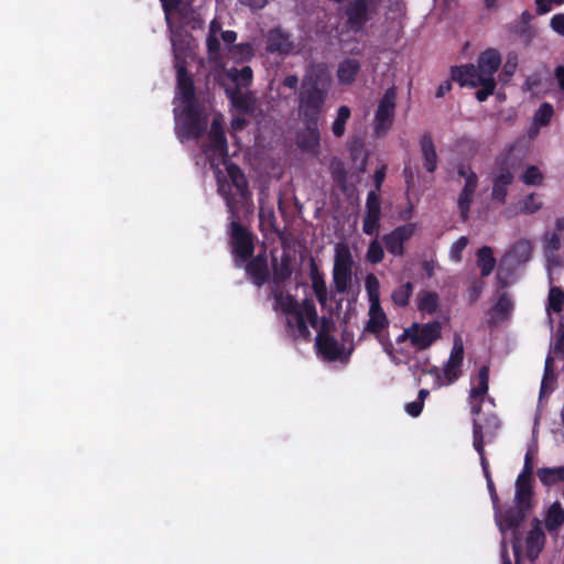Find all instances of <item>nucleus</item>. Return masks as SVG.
Instances as JSON below:
<instances>
[{"label": "nucleus", "mask_w": 564, "mask_h": 564, "mask_svg": "<svg viewBox=\"0 0 564 564\" xmlns=\"http://www.w3.org/2000/svg\"><path fill=\"white\" fill-rule=\"evenodd\" d=\"M332 85V77L324 63L308 65L297 94V111L301 121L319 122Z\"/></svg>", "instance_id": "obj_1"}, {"label": "nucleus", "mask_w": 564, "mask_h": 564, "mask_svg": "<svg viewBox=\"0 0 564 564\" xmlns=\"http://www.w3.org/2000/svg\"><path fill=\"white\" fill-rule=\"evenodd\" d=\"M531 510L532 509H529L524 506H520L517 503L516 506L508 507L505 510H502L500 506L494 510L495 522L502 535V539L500 541L501 564H512L506 539V533L508 531H511V545L514 555V562L516 564H521L522 536L519 531V528L525 521Z\"/></svg>", "instance_id": "obj_2"}, {"label": "nucleus", "mask_w": 564, "mask_h": 564, "mask_svg": "<svg viewBox=\"0 0 564 564\" xmlns=\"http://www.w3.org/2000/svg\"><path fill=\"white\" fill-rule=\"evenodd\" d=\"M226 171L232 186L237 189L240 197L238 200L231 192V187L226 182L218 181V194L224 198L229 217L239 215V205L249 209L252 207V193L249 189V183L242 170L236 163L226 164Z\"/></svg>", "instance_id": "obj_3"}, {"label": "nucleus", "mask_w": 564, "mask_h": 564, "mask_svg": "<svg viewBox=\"0 0 564 564\" xmlns=\"http://www.w3.org/2000/svg\"><path fill=\"white\" fill-rule=\"evenodd\" d=\"M207 127V116L197 102L185 105L182 112L175 116V134L181 142L200 139Z\"/></svg>", "instance_id": "obj_4"}, {"label": "nucleus", "mask_w": 564, "mask_h": 564, "mask_svg": "<svg viewBox=\"0 0 564 564\" xmlns=\"http://www.w3.org/2000/svg\"><path fill=\"white\" fill-rule=\"evenodd\" d=\"M228 235L235 265L240 268L254 253V235L240 223V215L229 217Z\"/></svg>", "instance_id": "obj_5"}, {"label": "nucleus", "mask_w": 564, "mask_h": 564, "mask_svg": "<svg viewBox=\"0 0 564 564\" xmlns=\"http://www.w3.org/2000/svg\"><path fill=\"white\" fill-rule=\"evenodd\" d=\"M441 334L442 325L438 321L425 324L414 322L403 330L402 335L398 338V341L409 339L414 348L424 350L441 338Z\"/></svg>", "instance_id": "obj_6"}, {"label": "nucleus", "mask_w": 564, "mask_h": 564, "mask_svg": "<svg viewBox=\"0 0 564 564\" xmlns=\"http://www.w3.org/2000/svg\"><path fill=\"white\" fill-rule=\"evenodd\" d=\"M223 123L224 119L221 115H217L213 118L207 134L208 144L203 151L210 160H221L224 164H227L226 160L229 155V149Z\"/></svg>", "instance_id": "obj_7"}, {"label": "nucleus", "mask_w": 564, "mask_h": 564, "mask_svg": "<svg viewBox=\"0 0 564 564\" xmlns=\"http://www.w3.org/2000/svg\"><path fill=\"white\" fill-rule=\"evenodd\" d=\"M395 88H388L379 100L373 119V132L377 137L388 133L394 121L395 113Z\"/></svg>", "instance_id": "obj_8"}, {"label": "nucleus", "mask_w": 564, "mask_h": 564, "mask_svg": "<svg viewBox=\"0 0 564 564\" xmlns=\"http://www.w3.org/2000/svg\"><path fill=\"white\" fill-rule=\"evenodd\" d=\"M352 263L349 249L346 246L337 247L333 269V281L338 293H345L347 291L351 278Z\"/></svg>", "instance_id": "obj_9"}, {"label": "nucleus", "mask_w": 564, "mask_h": 564, "mask_svg": "<svg viewBox=\"0 0 564 564\" xmlns=\"http://www.w3.org/2000/svg\"><path fill=\"white\" fill-rule=\"evenodd\" d=\"M416 228L415 223H408L383 235L382 241L388 252L394 257H403L405 253L404 243L414 236Z\"/></svg>", "instance_id": "obj_10"}, {"label": "nucleus", "mask_w": 564, "mask_h": 564, "mask_svg": "<svg viewBox=\"0 0 564 564\" xmlns=\"http://www.w3.org/2000/svg\"><path fill=\"white\" fill-rule=\"evenodd\" d=\"M546 544V534L544 532L543 522L533 518L531 520V529L527 532L524 539V549L527 558L534 563L543 552Z\"/></svg>", "instance_id": "obj_11"}, {"label": "nucleus", "mask_w": 564, "mask_h": 564, "mask_svg": "<svg viewBox=\"0 0 564 564\" xmlns=\"http://www.w3.org/2000/svg\"><path fill=\"white\" fill-rule=\"evenodd\" d=\"M315 346L326 360L335 361L340 357L341 347L338 340L329 335V321L327 317H323L321 321V329L317 333Z\"/></svg>", "instance_id": "obj_12"}, {"label": "nucleus", "mask_w": 564, "mask_h": 564, "mask_svg": "<svg viewBox=\"0 0 564 564\" xmlns=\"http://www.w3.org/2000/svg\"><path fill=\"white\" fill-rule=\"evenodd\" d=\"M381 219V200L376 191H370L366 199L362 231L367 236L378 235Z\"/></svg>", "instance_id": "obj_13"}, {"label": "nucleus", "mask_w": 564, "mask_h": 564, "mask_svg": "<svg viewBox=\"0 0 564 564\" xmlns=\"http://www.w3.org/2000/svg\"><path fill=\"white\" fill-rule=\"evenodd\" d=\"M464 360V341L460 335L456 334L453 340V347L449 358L443 368V375L448 384L455 382L462 375V365Z\"/></svg>", "instance_id": "obj_14"}, {"label": "nucleus", "mask_w": 564, "mask_h": 564, "mask_svg": "<svg viewBox=\"0 0 564 564\" xmlns=\"http://www.w3.org/2000/svg\"><path fill=\"white\" fill-rule=\"evenodd\" d=\"M243 265L247 276L256 286L261 288L269 281L270 271L265 252L252 256Z\"/></svg>", "instance_id": "obj_15"}, {"label": "nucleus", "mask_w": 564, "mask_h": 564, "mask_svg": "<svg viewBox=\"0 0 564 564\" xmlns=\"http://www.w3.org/2000/svg\"><path fill=\"white\" fill-rule=\"evenodd\" d=\"M176 88L182 102L185 105L197 102L195 85L192 75L188 73L185 62H176Z\"/></svg>", "instance_id": "obj_16"}, {"label": "nucleus", "mask_w": 564, "mask_h": 564, "mask_svg": "<svg viewBox=\"0 0 564 564\" xmlns=\"http://www.w3.org/2000/svg\"><path fill=\"white\" fill-rule=\"evenodd\" d=\"M451 78L462 87L469 86L473 88L478 87L486 79L485 75L474 64L452 66Z\"/></svg>", "instance_id": "obj_17"}, {"label": "nucleus", "mask_w": 564, "mask_h": 564, "mask_svg": "<svg viewBox=\"0 0 564 564\" xmlns=\"http://www.w3.org/2000/svg\"><path fill=\"white\" fill-rule=\"evenodd\" d=\"M304 130L297 133V147L307 152L316 153L319 149V128L318 122L302 121Z\"/></svg>", "instance_id": "obj_18"}, {"label": "nucleus", "mask_w": 564, "mask_h": 564, "mask_svg": "<svg viewBox=\"0 0 564 564\" xmlns=\"http://www.w3.org/2000/svg\"><path fill=\"white\" fill-rule=\"evenodd\" d=\"M293 257L284 251L280 259L272 258V283L276 286L284 284L293 274Z\"/></svg>", "instance_id": "obj_19"}, {"label": "nucleus", "mask_w": 564, "mask_h": 564, "mask_svg": "<svg viewBox=\"0 0 564 564\" xmlns=\"http://www.w3.org/2000/svg\"><path fill=\"white\" fill-rule=\"evenodd\" d=\"M265 44L270 53L289 54L293 48L289 34L279 28L269 31Z\"/></svg>", "instance_id": "obj_20"}, {"label": "nucleus", "mask_w": 564, "mask_h": 564, "mask_svg": "<svg viewBox=\"0 0 564 564\" xmlns=\"http://www.w3.org/2000/svg\"><path fill=\"white\" fill-rule=\"evenodd\" d=\"M420 148L424 170L429 173H434L437 169L438 156L432 135L429 132H425L421 135Z\"/></svg>", "instance_id": "obj_21"}, {"label": "nucleus", "mask_w": 564, "mask_h": 564, "mask_svg": "<svg viewBox=\"0 0 564 564\" xmlns=\"http://www.w3.org/2000/svg\"><path fill=\"white\" fill-rule=\"evenodd\" d=\"M501 65V55L496 48H487L481 52L477 59V67L485 77H494V74Z\"/></svg>", "instance_id": "obj_22"}, {"label": "nucleus", "mask_w": 564, "mask_h": 564, "mask_svg": "<svg viewBox=\"0 0 564 564\" xmlns=\"http://www.w3.org/2000/svg\"><path fill=\"white\" fill-rule=\"evenodd\" d=\"M310 278L312 281V289L321 305L327 302V286L324 279V273L318 269L315 258L311 257L310 262Z\"/></svg>", "instance_id": "obj_23"}, {"label": "nucleus", "mask_w": 564, "mask_h": 564, "mask_svg": "<svg viewBox=\"0 0 564 564\" xmlns=\"http://www.w3.org/2000/svg\"><path fill=\"white\" fill-rule=\"evenodd\" d=\"M513 174L509 170L502 171L499 175L494 178L491 199L503 205L507 200L508 188L513 182Z\"/></svg>", "instance_id": "obj_24"}, {"label": "nucleus", "mask_w": 564, "mask_h": 564, "mask_svg": "<svg viewBox=\"0 0 564 564\" xmlns=\"http://www.w3.org/2000/svg\"><path fill=\"white\" fill-rule=\"evenodd\" d=\"M388 325L389 322L387 315L383 312L380 303H371L369 307V319L367 322L365 330H367L370 334L378 335L386 327H388Z\"/></svg>", "instance_id": "obj_25"}, {"label": "nucleus", "mask_w": 564, "mask_h": 564, "mask_svg": "<svg viewBox=\"0 0 564 564\" xmlns=\"http://www.w3.org/2000/svg\"><path fill=\"white\" fill-rule=\"evenodd\" d=\"M532 478L519 477L516 480L514 502L529 509L533 508Z\"/></svg>", "instance_id": "obj_26"}, {"label": "nucleus", "mask_w": 564, "mask_h": 564, "mask_svg": "<svg viewBox=\"0 0 564 564\" xmlns=\"http://www.w3.org/2000/svg\"><path fill=\"white\" fill-rule=\"evenodd\" d=\"M361 65L357 59L346 58L339 63L337 78L340 84L350 85L355 82Z\"/></svg>", "instance_id": "obj_27"}, {"label": "nucleus", "mask_w": 564, "mask_h": 564, "mask_svg": "<svg viewBox=\"0 0 564 564\" xmlns=\"http://www.w3.org/2000/svg\"><path fill=\"white\" fill-rule=\"evenodd\" d=\"M564 524V509L560 501H554L547 509L544 527L549 532L557 531Z\"/></svg>", "instance_id": "obj_28"}, {"label": "nucleus", "mask_w": 564, "mask_h": 564, "mask_svg": "<svg viewBox=\"0 0 564 564\" xmlns=\"http://www.w3.org/2000/svg\"><path fill=\"white\" fill-rule=\"evenodd\" d=\"M274 306L281 310L286 315H296L299 311V303L296 299L290 294H284L282 291L273 290Z\"/></svg>", "instance_id": "obj_29"}, {"label": "nucleus", "mask_w": 564, "mask_h": 564, "mask_svg": "<svg viewBox=\"0 0 564 564\" xmlns=\"http://www.w3.org/2000/svg\"><path fill=\"white\" fill-rule=\"evenodd\" d=\"M473 446H474V449L479 455L481 468L482 469L489 468V463H488V459L486 457V452H485V435L482 432V426L478 422L477 419H475L473 422Z\"/></svg>", "instance_id": "obj_30"}, {"label": "nucleus", "mask_w": 564, "mask_h": 564, "mask_svg": "<svg viewBox=\"0 0 564 564\" xmlns=\"http://www.w3.org/2000/svg\"><path fill=\"white\" fill-rule=\"evenodd\" d=\"M440 306V296L433 291H421L417 295V310L422 314L433 315Z\"/></svg>", "instance_id": "obj_31"}, {"label": "nucleus", "mask_w": 564, "mask_h": 564, "mask_svg": "<svg viewBox=\"0 0 564 564\" xmlns=\"http://www.w3.org/2000/svg\"><path fill=\"white\" fill-rule=\"evenodd\" d=\"M477 386L473 387L469 392V399H484V397L488 393L489 390V366L484 365L479 368L477 375Z\"/></svg>", "instance_id": "obj_32"}, {"label": "nucleus", "mask_w": 564, "mask_h": 564, "mask_svg": "<svg viewBox=\"0 0 564 564\" xmlns=\"http://www.w3.org/2000/svg\"><path fill=\"white\" fill-rule=\"evenodd\" d=\"M477 265L480 268L481 276L486 278L491 274L496 267V259L490 247L484 246L478 249Z\"/></svg>", "instance_id": "obj_33"}, {"label": "nucleus", "mask_w": 564, "mask_h": 564, "mask_svg": "<svg viewBox=\"0 0 564 564\" xmlns=\"http://www.w3.org/2000/svg\"><path fill=\"white\" fill-rule=\"evenodd\" d=\"M454 149L465 158H473L479 152L480 143L475 138L462 135L455 141Z\"/></svg>", "instance_id": "obj_34"}, {"label": "nucleus", "mask_w": 564, "mask_h": 564, "mask_svg": "<svg viewBox=\"0 0 564 564\" xmlns=\"http://www.w3.org/2000/svg\"><path fill=\"white\" fill-rule=\"evenodd\" d=\"M536 475L540 481L547 487L564 482V466L554 468L542 467L538 469Z\"/></svg>", "instance_id": "obj_35"}, {"label": "nucleus", "mask_w": 564, "mask_h": 564, "mask_svg": "<svg viewBox=\"0 0 564 564\" xmlns=\"http://www.w3.org/2000/svg\"><path fill=\"white\" fill-rule=\"evenodd\" d=\"M414 290V284L410 281L401 284L397 289L392 291L391 299L392 302L399 307H405L410 303V299L412 296Z\"/></svg>", "instance_id": "obj_36"}, {"label": "nucleus", "mask_w": 564, "mask_h": 564, "mask_svg": "<svg viewBox=\"0 0 564 564\" xmlns=\"http://www.w3.org/2000/svg\"><path fill=\"white\" fill-rule=\"evenodd\" d=\"M482 426V432L485 435V440L487 438L488 443H491L498 435V432L501 427V421L497 414H488L484 419V423L478 421Z\"/></svg>", "instance_id": "obj_37"}, {"label": "nucleus", "mask_w": 564, "mask_h": 564, "mask_svg": "<svg viewBox=\"0 0 564 564\" xmlns=\"http://www.w3.org/2000/svg\"><path fill=\"white\" fill-rule=\"evenodd\" d=\"M234 106L243 113H251L254 110V99L249 94L239 90L230 94Z\"/></svg>", "instance_id": "obj_38"}, {"label": "nucleus", "mask_w": 564, "mask_h": 564, "mask_svg": "<svg viewBox=\"0 0 564 564\" xmlns=\"http://www.w3.org/2000/svg\"><path fill=\"white\" fill-rule=\"evenodd\" d=\"M475 194L471 192L460 191L457 199V208L459 210V218L463 223L469 219V212L474 202Z\"/></svg>", "instance_id": "obj_39"}, {"label": "nucleus", "mask_w": 564, "mask_h": 564, "mask_svg": "<svg viewBox=\"0 0 564 564\" xmlns=\"http://www.w3.org/2000/svg\"><path fill=\"white\" fill-rule=\"evenodd\" d=\"M350 118V109L348 106H340L337 110V117L332 126V131L335 137L340 138L345 133V127Z\"/></svg>", "instance_id": "obj_40"}, {"label": "nucleus", "mask_w": 564, "mask_h": 564, "mask_svg": "<svg viewBox=\"0 0 564 564\" xmlns=\"http://www.w3.org/2000/svg\"><path fill=\"white\" fill-rule=\"evenodd\" d=\"M299 311L303 312L304 319L308 322L313 328H317L318 315L312 299H305L302 305L299 304Z\"/></svg>", "instance_id": "obj_41"}, {"label": "nucleus", "mask_w": 564, "mask_h": 564, "mask_svg": "<svg viewBox=\"0 0 564 564\" xmlns=\"http://www.w3.org/2000/svg\"><path fill=\"white\" fill-rule=\"evenodd\" d=\"M564 306V291L560 286H552L549 292V310L561 313Z\"/></svg>", "instance_id": "obj_42"}, {"label": "nucleus", "mask_w": 564, "mask_h": 564, "mask_svg": "<svg viewBox=\"0 0 564 564\" xmlns=\"http://www.w3.org/2000/svg\"><path fill=\"white\" fill-rule=\"evenodd\" d=\"M553 115V106L550 102H543L534 113V123L540 127H545L550 123Z\"/></svg>", "instance_id": "obj_43"}, {"label": "nucleus", "mask_w": 564, "mask_h": 564, "mask_svg": "<svg viewBox=\"0 0 564 564\" xmlns=\"http://www.w3.org/2000/svg\"><path fill=\"white\" fill-rule=\"evenodd\" d=\"M543 248L547 256H553L561 248V235L558 232H545L543 237Z\"/></svg>", "instance_id": "obj_44"}, {"label": "nucleus", "mask_w": 564, "mask_h": 564, "mask_svg": "<svg viewBox=\"0 0 564 564\" xmlns=\"http://www.w3.org/2000/svg\"><path fill=\"white\" fill-rule=\"evenodd\" d=\"M365 286H366V291L369 296L370 304L371 303H380V300H379L380 283L375 274L369 273L366 276Z\"/></svg>", "instance_id": "obj_45"}, {"label": "nucleus", "mask_w": 564, "mask_h": 564, "mask_svg": "<svg viewBox=\"0 0 564 564\" xmlns=\"http://www.w3.org/2000/svg\"><path fill=\"white\" fill-rule=\"evenodd\" d=\"M543 174L535 165H530L521 175V181L525 185H540L543 182Z\"/></svg>", "instance_id": "obj_46"}, {"label": "nucleus", "mask_w": 564, "mask_h": 564, "mask_svg": "<svg viewBox=\"0 0 564 564\" xmlns=\"http://www.w3.org/2000/svg\"><path fill=\"white\" fill-rule=\"evenodd\" d=\"M366 258L372 264L380 263L383 260L384 250L377 239L369 243Z\"/></svg>", "instance_id": "obj_47"}, {"label": "nucleus", "mask_w": 564, "mask_h": 564, "mask_svg": "<svg viewBox=\"0 0 564 564\" xmlns=\"http://www.w3.org/2000/svg\"><path fill=\"white\" fill-rule=\"evenodd\" d=\"M542 207L541 202L535 200V194H529L519 202V212L521 214L531 215L536 213Z\"/></svg>", "instance_id": "obj_48"}, {"label": "nucleus", "mask_w": 564, "mask_h": 564, "mask_svg": "<svg viewBox=\"0 0 564 564\" xmlns=\"http://www.w3.org/2000/svg\"><path fill=\"white\" fill-rule=\"evenodd\" d=\"M480 89L476 91V98L478 101L482 102L488 99L490 95L494 94L496 88V80L494 77H486L482 83L479 84Z\"/></svg>", "instance_id": "obj_49"}, {"label": "nucleus", "mask_w": 564, "mask_h": 564, "mask_svg": "<svg viewBox=\"0 0 564 564\" xmlns=\"http://www.w3.org/2000/svg\"><path fill=\"white\" fill-rule=\"evenodd\" d=\"M232 79L240 86L247 87L252 82V69L250 66H243L241 69H235Z\"/></svg>", "instance_id": "obj_50"}, {"label": "nucleus", "mask_w": 564, "mask_h": 564, "mask_svg": "<svg viewBox=\"0 0 564 564\" xmlns=\"http://www.w3.org/2000/svg\"><path fill=\"white\" fill-rule=\"evenodd\" d=\"M468 245V238L463 236L458 238L451 247L449 256L455 262H460L463 258V251Z\"/></svg>", "instance_id": "obj_51"}, {"label": "nucleus", "mask_w": 564, "mask_h": 564, "mask_svg": "<svg viewBox=\"0 0 564 564\" xmlns=\"http://www.w3.org/2000/svg\"><path fill=\"white\" fill-rule=\"evenodd\" d=\"M513 304L507 294L499 296L497 303L494 306V312L500 316H507L512 311Z\"/></svg>", "instance_id": "obj_52"}, {"label": "nucleus", "mask_w": 564, "mask_h": 564, "mask_svg": "<svg viewBox=\"0 0 564 564\" xmlns=\"http://www.w3.org/2000/svg\"><path fill=\"white\" fill-rule=\"evenodd\" d=\"M207 52L210 58L215 59L220 54V42L215 33L210 32L206 39Z\"/></svg>", "instance_id": "obj_53"}, {"label": "nucleus", "mask_w": 564, "mask_h": 564, "mask_svg": "<svg viewBox=\"0 0 564 564\" xmlns=\"http://www.w3.org/2000/svg\"><path fill=\"white\" fill-rule=\"evenodd\" d=\"M294 317H295V324H296L295 326H296L297 336L305 340H310L311 332L308 329L306 321L304 319L303 312L297 313Z\"/></svg>", "instance_id": "obj_54"}, {"label": "nucleus", "mask_w": 564, "mask_h": 564, "mask_svg": "<svg viewBox=\"0 0 564 564\" xmlns=\"http://www.w3.org/2000/svg\"><path fill=\"white\" fill-rule=\"evenodd\" d=\"M333 180L340 186H345L347 181V172L343 163H334L332 165Z\"/></svg>", "instance_id": "obj_55"}, {"label": "nucleus", "mask_w": 564, "mask_h": 564, "mask_svg": "<svg viewBox=\"0 0 564 564\" xmlns=\"http://www.w3.org/2000/svg\"><path fill=\"white\" fill-rule=\"evenodd\" d=\"M553 365H554V359H553L552 356L549 355L545 358L544 375H543V379H542L540 394H542L544 392L545 387H546V382L549 380H553L554 379Z\"/></svg>", "instance_id": "obj_56"}, {"label": "nucleus", "mask_w": 564, "mask_h": 564, "mask_svg": "<svg viewBox=\"0 0 564 564\" xmlns=\"http://www.w3.org/2000/svg\"><path fill=\"white\" fill-rule=\"evenodd\" d=\"M484 286L485 282L481 280L476 279L471 282L467 291L470 303H475L479 299L480 294L482 293Z\"/></svg>", "instance_id": "obj_57"}, {"label": "nucleus", "mask_w": 564, "mask_h": 564, "mask_svg": "<svg viewBox=\"0 0 564 564\" xmlns=\"http://www.w3.org/2000/svg\"><path fill=\"white\" fill-rule=\"evenodd\" d=\"M551 29L561 36H564V13L554 14L550 20Z\"/></svg>", "instance_id": "obj_58"}, {"label": "nucleus", "mask_w": 564, "mask_h": 564, "mask_svg": "<svg viewBox=\"0 0 564 564\" xmlns=\"http://www.w3.org/2000/svg\"><path fill=\"white\" fill-rule=\"evenodd\" d=\"M533 474V459L531 454L528 452L524 457L523 469L519 474V477L532 478Z\"/></svg>", "instance_id": "obj_59"}, {"label": "nucleus", "mask_w": 564, "mask_h": 564, "mask_svg": "<svg viewBox=\"0 0 564 564\" xmlns=\"http://www.w3.org/2000/svg\"><path fill=\"white\" fill-rule=\"evenodd\" d=\"M478 182H479L478 175L476 173H469V177H467L465 180V184L462 189H464L466 192H471L475 194L476 189L478 187Z\"/></svg>", "instance_id": "obj_60"}, {"label": "nucleus", "mask_w": 564, "mask_h": 564, "mask_svg": "<svg viewBox=\"0 0 564 564\" xmlns=\"http://www.w3.org/2000/svg\"><path fill=\"white\" fill-rule=\"evenodd\" d=\"M162 2V8H163V11L166 15V21L167 23H170V18H169V14L173 11V10H177L182 0H160Z\"/></svg>", "instance_id": "obj_61"}, {"label": "nucleus", "mask_w": 564, "mask_h": 564, "mask_svg": "<svg viewBox=\"0 0 564 564\" xmlns=\"http://www.w3.org/2000/svg\"><path fill=\"white\" fill-rule=\"evenodd\" d=\"M423 401H413L405 404V411L409 415L416 417L421 414L423 410Z\"/></svg>", "instance_id": "obj_62"}, {"label": "nucleus", "mask_w": 564, "mask_h": 564, "mask_svg": "<svg viewBox=\"0 0 564 564\" xmlns=\"http://www.w3.org/2000/svg\"><path fill=\"white\" fill-rule=\"evenodd\" d=\"M554 354L564 359V329L560 328L558 335L554 345Z\"/></svg>", "instance_id": "obj_63"}, {"label": "nucleus", "mask_w": 564, "mask_h": 564, "mask_svg": "<svg viewBox=\"0 0 564 564\" xmlns=\"http://www.w3.org/2000/svg\"><path fill=\"white\" fill-rule=\"evenodd\" d=\"M554 77L561 90H564V66L558 65L554 69Z\"/></svg>", "instance_id": "obj_64"}]
</instances>
